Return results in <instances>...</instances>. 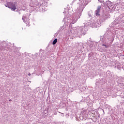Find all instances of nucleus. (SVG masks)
I'll use <instances>...</instances> for the list:
<instances>
[{"instance_id": "f257e3e1", "label": "nucleus", "mask_w": 124, "mask_h": 124, "mask_svg": "<svg viewBox=\"0 0 124 124\" xmlns=\"http://www.w3.org/2000/svg\"><path fill=\"white\" fill-rule=\"evenodd\" d=\"M89 2H91V0H82L81 5L77 9L78 13L79 14L78 16L79 17L82 15L81 13H82V11H83L84 8H85V6H86Z\"/></svg>"}, {"instance_id": "f03ea898", "label": "nucleus", "mask_w": 124, "mask_h": 124, "mask_svg": "<svg viewBox=\"0 0 124 124\" xmlns=\"http://www.w3.org/2000/svg\"><path fill=\"white\" fill-rule=\"evenodd\" d=\"M107 19V16L104 15L100 17L99 19L97 20V22L93 23V28H99L101 26V23L105 22Z\"/></svg>"}, {"instance_id": "7ed1b4c3", "label": "nucleus", "mask_w": 124, "mask_h": 124, "mask_svg": "<svg viewBox=\"0 0 124 124\" xmlns=\"http://www.w3.org/2000/svg\"><path fill=\"white\" fill-rule=\"evenodd\" d=\"M87 30L86 29V26H80L78 29V34H86V32Z\"/></svg>"}, {"instance_id": "20e7f679", "label": "nucleus", "mask_w": 124, "mask_h": 124, "mask_svg": "<svg viewBox=\"0 0 124 124\" xmlns=\"http://www.w3.org/2000/svg\"><path fill=\"white\" fill-rule=\"evenodd\" d=\"M6 7H8L9 8H11V10L13 11H15L17 8H16V5H15V3L13 2H9L8 3V5L6 6Z\"/></svg>"}, {"instance_id": "39448f33", "label": "nucleus", "mask_w": 124, "mask_h": 124, "mask_svg": "<svg viewBox=\"0 0 124 124\" xmlns=\"http://www.w3.org/2000/svg\"><path fill=\"white\" fill-rule=\"evenodd\" d=\"M63 20L64 22H66L67 23H71V24H75L77 21H78V19L77 17H75L73 19H71L70 18H64L63 19Z\"/></svg>"}, {"instance_id": "423d86ee", "label": "nucleus", "mask_w": 124, "mask_h": 124, "mask_svg": "<svg viewBox=\"0 0 124 124\" xmlns=\"http://www.w3.org/2000/svg\"><path fill=\"white\" fill-rule=\"evenodd\" d=\"M2 43H3L5 45L0 47V50H1V51H3L4 50H6V51H7L8 50V48L5 46V45H6V43H5V42L4 41H3Z\"/></svg>"}, {"instance_id": "0eeeda50", "label": "nucleus", "mask_w": 124, "mask_h": 124, "mask_svg": "<svg viewBox=\"0 0 124 124\" xmlns=\"http://www.w3.org/2000/svg\"><path fill=\"white\" fill-rule=\"evenodd\" d=\"M101 9V7H100V6H98L97 10L95 11V14L96 16H99L100 15L99 13L100 12Z\"/></svg>"}, {"instance_id": "6e6552de", "label": "nucleus", "mask_w": 124, "mask_h": 124, "mask_svg": "<svg viewBox=\"0 0 124 124\" xmlns=\"http://www.w3.org/2000/svg\"><path fill=\"white\" fill-rule=\"evenodd\" d=\"M112 4V3L110 1H107V6L108 7H109V6H111Z\"/></svg>"}, {"instance_id": "1a4fd4ad", "label": "nucleus", "mask_w": 124, "mask_h": 124, "mask_svg": "<svg viewBox=\"0 0 124 124\" xmlns=\"http://www.w3.org/2000/svg\"><path fill=\"white\" fill-rule=\"evenodd\" d=\"M57 42H58V39L56 38L54 39V40L52 42L53 45H55V44H56V43H57Z\"/></svg>"}, {"instance_id": "9d476101", "label": "nucleus", "mask_w": 124, "mask_h": 124, "mask_svg": "<svg viewBox=\"0 0 124 124\" xmlns=\"http://www.w3.org/2000/svg\"><path fill=\"white\" fill-rule=\"evenodd\" d=\"M118 86L119 87H120V88H122V87H124V83H119Z\"/></svg>"}, {"instance_id": "9b49d317", "label": "nucleus", "mask_w": 124, "mask_h": 124, "mask_svg": "<svg viewBox=\"0 0 124 124\" xmlns=\"http://www.w3.org/2000/svg\"><path fill=\"white\" fill-rule=\"evenodd\" d=\"M119 80H120V81H122V82H124V78L123 77L119 78Z\"/></svg>"}, {"instance_id": "f8f14e48", "label": "nucleus", "mask_w": 124, "mask_h": 124, "mask_svg": "<svg viewBox=\"0 0 124 124\" xmlns=\"http://www.w3.org/2000/svg\"><path fill=\"white\" fill-rule=\"evenodd\" d=\"M22 20H23V22H24V23H25V24H28V22L27 21H25V16H23L22 17Z\"/></svg>"}, {"instance_id": "ddd939ff", "label": "nucleus", "mask_w": 124, "mask_h": 124, "mask_svg": "<svg viewBox=\"0 0 124 124\" xmlns=\"http://www.w3.org/2000/svg\"><path fill=\"white\" fill-rule=\"evenodd\" d=\"M114 10L115 11H117V10H119V8H118V6H115V9H114Z\"/></svg>"}, {"instance_id": "4468645a", "label": "nucleus", "mask_w": 124, "mask_h": 124, "mask_svg": "<svg viewBox=\"0 0 124 124\" xmlns=\"http://www.w3.org/2000/svg\"><path fill=\"white\" fill-rule=\"evenodd\" d=\"M89 13H90V14H88L89 17H91L92 16V12H89Z\"/></svg>"}, {"instance_id": "2eb2a0df", "label": "nucleus", "mask_w": 124, "mask_h": 124, "mask_svg": "<svg viewBox=\"0 0 124 124\" xmlns=\"http://www.w3.org/2000/svg\"><path fill=\"white\" fill-rule=\"evenodd\" d=\"M102 46H105V48H108V46H106V45H104V44H103V45H102Z\"/></svg>"}, {"instance_id": "dca6fc26", "label": "nucleus", "mask_w": 124, "mask_h": 124, "mask_svg": "<svg viewBox=\"0 0 124 124\" xmlns=\"http://www.w3.org/2000/svg\"><path fill=\"white\" fill-rule=\"evenodd\" d=\"M98 1H99V2H100L101 3H102L103 2V1H102V0H98Z\"/></svg>"}, {"instance_id": "f3484780", "label": "nucleus", "mask_w": 124, "mask_h": 124, "mask_svg": "<svg viewBox=\"0 0 124 124\" xmlns=\"http://www.w3.org/2000/svg\"><path fill=\"white\" fill-rule=\"evenodd\" d=\"M122 69H123V70H124V65L122 66Z\"/></svg>"}, {"instance_id": "a211bd4d", "label": "nucleus", "mask_w": 124, "mask_h": 124, "mask_svg": "<svg viewBox=\"0 0 124 124\" xmlns=\"http://www.w3.org/2000/svg\"><path fill=\"white\" fill-rule=\"evenodd\" d=\"M109 72H110L109 71H108V72H107V73L109 74Z\"/></svg>"}, {"instance_id": "6ab92c4d", "label": "nucleus", "mask_w": 124, "mask_h": 124, "mask_svg": "<svg viewBox=\"0 0 124 124\" xmlns=\"http://www.w3.org/2000/svg\"><path fill=\"white\" fill-rule=\"evenodd\" d=\"M96 85H98V82H96Z\"/></svg>"}, {"instance_id": "aec40b11", "label": "nucleus", "mask_w": 124, "mask_h": 124, "mask_svg": "<svg viewBox=\"0 0 124 124\" xmlns=\"http://www.w3.org/2000/svg\"><path fill=\"white\" fill-rule=\"evenodd\" d=\"M9 101H12V100L10 99V100H9Z\"/></svg>"}, {"instance_id": "412c9836", "label": "nucleus", "mask_w": 124, "mask_h": 124, "mask_svg": "<svg viewBox=\"0 0 124 124\" xmlns=\"http://www.w3.org/2000/svg\"><path fill=\"white\" fill-rule=\"evenodd\" d=\"M29 76H31V74H28Z\"/></svg>"}, {"instance_id": "4be33fe9", "label": "nucleus", "mask_w": 124, "mask_h": 124, "mask_svg": "<svg viewBox=\"0 0 124 124\" xmlns=\"http://www.w3.org/2000/svg\"><path fill=\"white\" fill-rule=\"evenodd\" d=\"M80 18V16L78 17V18Z\"/></svg>"}, {"instance_id": "5701e85b", "label": "nucleus", "mask_w": 124, "mask_h": 124, "mask_svg": "<svg viewBox=\"0 0 124 124\" xmlns=\"http://www.w3.org/2000/svg\"><path fill=\"white\" fill-rule=\"evenodd\" d=\"M80 120H82V119H81V118H80Z\"/></svg>"}]
</instances>
